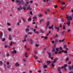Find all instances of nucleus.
<instances>
[{
	"label": "nucleus",
	"instance_id": "6ab92c4d",
	"mask_svg": "<svg viewBox=\"0 0 73 73\" xmlns=\"http://www.w3.org/2000/svg\"><path fill=\"white\" fill-rule=\"evenodd\" d=\"M64 32H65L64 31L62 32V36H64Z\"/></svg>",
	"mask_w": 73,
	"mask_h": 73
},
{
	"label": "nucleus",
	"instance_id": "2eb2a0df",
	"mask_svg": "<svg viewBox=\"0 0 73 73\" xmlns=\"http://www.w3.org/2000/svg\"><path fill=\"white\" fill-rule=\"evenodd\" d=\"M50 24V22H49V21H48L47 22L46 25H47L48 26H49V25Z\"/></svg>",
	"mask_w": 73,
	"mask_h": 73
},
{
	"label": "nucleus",
	"instance_id": "680f3d73",
	"mask_svg": "<svg viewBox=\"0 0 73 73\" xmlns=\"http://www.w3.org/2000/svg\"><path fill=\"white\" fill-rule=\"evenodd\" d=\"M19 7H20V9H21V10L23 9V8L21 6H19Z\"/></svg>",
	"mask_w": 73,
	"mask_h": 73
},
{
	"label": "nucleus",
	"instance_id": "9b49d317",
	"mask_svg": "<svg viewBox=\"0 0 73 73\" xmlns=\"http://www.w3.org/2000/svg\"><path fill=\"white\" fill-rule=\"evenodd\" d=\"M41 38H44L45 40H47L48 39V36H46L45 37L43 36H41Z\"/></svg>",
	"mask_w": 73,
	"mask_h": 73
},
{
	"label": "nucleus",
	"instance_id": "37998d69",
	"mask_svg": "<svg viewBox=\"0 0 73 73\" xmlns=\"http://www.w3.org/2000/svg\"><path fill=\"white\" fill-rule=\"evenodd\" d=\"M5 40V38H3V39L2 40V41H4Z\"/></svg>",
	"mask_w": 73,
	"mask_h": 73
},
{
	"label": "nucleus",
	"instance_id": "c85d7f7f",
	"mask_svg": "<svg viewBox=\"0 0 73 73\" xmlns=\"http://www.w3.org/2000/svg\"><path fill=\"white\" fill-rule=\"evenodd\" d=\"M55 43H57V42H58V40L57 39H55Z\"/></svg>",
	"mask_w": 73,
	"mask_h": 73
},
{
	"label": "nucleus",
	"instance_id": "a19ab883",
	"mask_svg": "<svg viewBox=\"0 0 73 73\" xmlns=\"http://www.w3.org/2000/svg\"><path fill=\"white\" fill-rule=\"evenodd\" d=\"M28 20V21H31V18H29Z\"/></svg>",
	"mask_w": 73,
	"mask_h": 73
},
{
	"label": "nucleus",
	"instance_id": "6e6d98bb",
	"mask_svg": "<svg viewBox=\"0 0 73 73\" xmlns=\"http://www.w3.org/2000/svg\"><path fill=\"white\" fill-rule=\"evenodd\" d=\"M11 29L10 28H9L8 29V31H11Z\"/></svg>",
	"mask_w": 73,
	"mask_h": 73
},
{
	"label": "nucleus",
	"instance_id": "58836bf2",
	"mask_svg": "<svg viewBox=\"0 0 73 73\" xmlns=\"http://www.w3.org/2000/svg\"><path fill=\"white\" fill-rule=\"evenodd\" d=\"M6 56L7 57H9V56H10V55H9V54H7Z\"/></svg>",
	"mask_w": 73,
	"mask_h": 73
},
{
	"label": "nucleus",
	"instance_id": "774afa93",
	"mask_svg": "<svg viewBox=\"0 0 73 73\" xmlns=\"http://www.w3.org/2000/svg\"><path fill=\"white\" fill-rule=\"evenodd\" d=\"M68 73H73V72L72 71H71L70 72H69Z\"/></svg>",
	"mask_w": 73,
	"mask_h": 73
},
{
	"label": "nucleus",
	"instance_id": "de8ad7c7",
	"mask_svg": "<svg viewBox=\"0 0 73 73\" xmlns=\"http://www.w3.org/2000/svg\"><path fill=\"white\" fill-rule=\"evenodd\" d=\"M46 11L47 12L50 11V9H47Z\"/></svg>",
	"mask_w": 73,
	"mask_h": 73
},
{
	"label": "nucleus",
	"instance_id": "b1692460",
	"mask_svg": "<svg viewBox=\"0 0 73 73\" xmlns=\"http://www.w3.org/2000/svg\"><path fill=\"white\" fill-rule=\"evenodd\" d=\"M47 65H44L43 66V68H47Z\"/></svg>",
	"mask_w": 73,
	"mask_h": 73
},
{
	"label": "nucleus",
	"instance_id": "f704fd0d",
	"mask_svg": "<svg viewBox=\"0 0 73 73\" xmlns=\"http://www.w3.org/2000/svg\"><path fill=\"white\" fill-rule=\"evenodd\" d=\"M62 24H60L59 25L60 28H62Z\"/></svg>",
	"mask_w": 73,
	"mask_h": 73
},
{
	"label": "nucleus",
	"instance_id": "20e7f679",
	"mask_svg": "<svg viewBox=\"0 0 73 73\" xmlns=\"http://www.w3.org/2000/svg\"><path fill=\"white\" fill-rule=\"evenodd\" d=\"M16 3L18 4V5H20V4H21V1L19 0H17L16 1Z\"/></svg>",
	"mask_w": 73,
	"mask_h": 73
},
{
	"label": "nucleus",
	"instance_id": "8fccbe9b",
	"mask_svg": "<svg viewBox=\"0 0 73 73\" xmlns=\"http://www.w3.org/2000/svg\"><path fill=\"white\" fill-rule=\"evenodd\" d=\"M28 35H32V33L29 32L28 33Z\"/></svg>",
	"mask_w": 73,
	"mask_h": 73
},
{
	"label": "nucleus",
	"instance_id": "ea45409f",
	"mask_svg": "<svg viewBox=\"0 0 73 73\" xmlns=\"http://www.w3.org/2000/svg\"><path fill=\"white\" fill-rule=\"evenodd\" d=\"M58 49H59V48H56V50L57 52H58Z\"/></svg>",
	"mask_w": 73,
	"mask_h": 73
},
{
	"label": "nucleus",
	"instance_id": "864d4df0",
	"mask_svg": "<svg viewBox=\"0 0 73 73\" xmlns=\"http://www.w3.org/2000/svg\"><path fill=\"white\" fill-rule=\"evenodd\" d=\"M35 53L36 54H37V51H35Z\"/></svg>",
	"mask_w": 73,
	"mask_h": 73
},
{
	"label": "nucleus",
	"instance_id": "7ed1b4c3",
	"mask_svg": "<svg viewBox=\"0 0 73 73\" xmlns=\"http://www.w3.org/2000/svg\"><path fill=\"white\" fill-rule=\"evenodd\" d=\"M68 69L70 70H73V65L72 66L70 65L68 66Z\"/></svg>",
	"mask_w": 73,
	"mask_h": 73
},
{
	"label": "nucleus",
	"instance_id": "f03ea898",
	"mask_svg": "<svg viewBox=\"0 0 73 73\" xmlns=\"http://www.w3.org/2000/svg\"><path fill=\"white\" fill-rule=\"evenodd\" d=\"M66 19H67L68 20H69V19L70 20H73L72 16H70V17H69L68 15V16H67Z\"/></svg>",
	"mask_w": 73,
	"mask_h": 73
},
{
	"label": "nucleus",
	"instance_id": "72a5a7b5",
	"mask_svg": "<svg viewBox=\"0 0 73 73\" xmlns=\"http://www.w3.org/2000/svg\"><path fill=\"white\" fill-rule=\"evenodd\" d=\"M63 29H66V28H65V25H63Z\"/></svg>",
	"mask_w": 73,
	"mask_h": 73
},
{
	"label": "nucleus",
	"instance_id": "9d476101",
	"mask_svg": "<svg viewBox=\"0 0 73 73\" xmlns=\"http://www.w3.org/2000/svg\"><path fill=\"white\" fill-rule=\"evenodd\" d=\"M27 10H32V8H30V5H29V7H27Z\"/></svg>",
	"mask_w": 73,
	"mask_h": 73
},
{
	"label": "nucleus",
	"instance_id": "f257e3e1",
	"mask_svg": "<svg viewBox=\"0 0 73 73\" xmlns=\"http://www.w3.org/2000/svg\"><path fill=\"white\" fill-rule=\"evenodd\" d=\"M52 64H51V66H52V68H54V63H56V59H54V61L52 62Z\"/></svg>",
	"mask_w": 73,
	"mask_h": 73
},
{
	"label": "nucleus",
	"instance_id": "09e8293b",
	"mask_svg": "<svg viewBox=\"0 0 73 73\" xmlns=\"http://www.w3.org/2000/svg\"><path fill=\"white\" fill-rule=\"evenodd\" d=\"M61 20L62 21V22H64V19L63 18H62L61 19Z\"/></svg>",
	"mask_w": 73,
	"mask_h": 73
},
{
	"label": "nucleus",
	"instance_id": "aec40b11",
	"mask_svg": "<svg viewBox=\"0 0 73 73\" xmlns=\"http://www.w3.org/2000/svg\"><path fill=\"white\" fill-rule=\"evenodd\" d=\"M52 52H56V51L55 50V48H53Z\"/></svg>",
	"mask_w": 73,
	"mask_h": 73
},
{
	"label": "nucleus",
	"instance_id": "e2e57ef3",
	"mask_svg": "<svg viewBox=\"0 0 73 73\" xmlns=\"http://www.w3.org/2000/svg\"><path fill=\"white\" fill-rule=\"evenodd\" d=\"M10 67H11V66H10V65H8L7 66L8 68H10Z\"/></svg>",
	"mask_w": 73,
	"mask_h": 73
},
{
	"label": "nucleus",
	"instance_id": "5701e85b",
	"mask_svg": "<svg viewBox=\"0 0 73 73\" xmlns=\"http://www.w3.org/2000/svg\"><path fill=\"white\" fill-rule=\"evenodd\" d=\"M26 41H27V40H26V39H24V40H22L23 42H25Z\"/></svg>",
	"mask_w": 73,
	"mask_h": 73
},
{
	"label": "nucleus",
	"instance_id": "338daca9",
	"mask_svg": "<svg viewBox=\"0 0 73 73\" xmlns=\"http://www.w3.org/2000/svg\"><path fill=\"white\" fill-rule=\"evenodd\" d=\"M46 48H44L43 49V50L44 51H45V50H46Z\"/></svg>",
	"mask_w": 73,
	"mask_h": 73
},
{
	"label": "nucleus",
	"instance_id": "49530a36",
	"mask_svg": "<svg viewBox=\"0 0 73 73\" xmlns=\"http://www.w3.org/2000/svg\"><path fill=\"white\" fill-rule=\"evenodd\" d=\"M38 16L39 17H42V14H40V15H38Z\"/></svg>",
	"mask_w": 73,
	"mask_h": 73
},
{
	"label": "nucleus",
	"instance_id": "13d9d810",
	"mask_svg": "<svg viewBox=\"0 0 73 73\" xmlns=\"http://www.w3.org/2000/svg\"><path fill=\"white\" fill-rule=\"evenodd\" d=\"M64 53H67V50H65V51H64Z\"/></svg>",
	"mask_w": 73,
	"mask_h": 73
},
{
	"label": "nucleus",
	"instance_id": "4c0bfd02",
	"mask_svg": "<svg viewBox=\"0 0 73 73\" xmlns=\"http://www.w3.org/2000/svg\"><path fill=\"white\" fill-rule=\"evenodd\" d=\"M27 35H25V36L24 39H26V38H27Z\"/></svg>",
	"mask_w": 73,
	"mask_h": 73
},
{
	"label": "nucleus",
	"instance_id": "c03bdc74",
	"mask_svg": "<svg viewBox=\"0 0 73 73\" xmlns=\"http://www.w3.org/2000/svg\"><path fill=\"white\" fill-rule=\"evenodd\" d=\"M48 27H49V26H47V25H46V29H48Z\"/></svg>",
	"mask_w": 73,
	"mask_h": 73
},
{
	"label": "nucleus",
	"instance_id": "79ce46f5",
	"mask_svg": "<svg viewBox=\"0 0 73 73\" xmlns=\"http://www.w3.org/2000/svg\"><path fill=\"white\" fill-rule=\"evenodd\" d=\"M64 67H67L68 66V65H67V64H65L64 65Z\"/></svg>",
	"mask_w": 73,
	"mask_h": 73
},
{
	"label": "nucleus",
	"instance_id": "bb28decb",
	"mask_svg": "<svg viewBox=\"0 0 73 73\" xmlns=\"http://www.w3.org/2000/svg\"><path fill=\"white\" fill-rule=\"evenodd\" d=\"M4 47H5V48H8V45H5Z\"/></svg>",
	"mask_w": 73,
	"mask_h": 73
},
{
	"label": "nucleus",
	"instance_id": "0eeeda50",
	"mask_svg": "<svg viewBox=\"0 0 73 73\" xmlns=\"http://www.w3.org/2000/svg\"><path fill=\"white\" fill-rule=\"evenodd\" d=\"M11 53H14V54H16L17 51H16V50H14L11 52Z\"/></svg>",
	"mask_w": 73,
	"mask_h": 73
},
{
	"label": "nucleus",
	"instance_id": "dca6fc26",
	"mask_svg": "<svg viewBox=\"0 0 73 73\" xmlns=\"http://www.w3.org/2000/svg\"><path fill=\"white\" fill-rule=\"evenodd\" d=\"M58 37V34H56L54 36L55 38H57V37Z\"/></svg>",
	"mask_w": 73,
	"mask_h": 73
},
{
	"label": "nucleus",
	"instance_id": "69168bd1",
	"mask_svg": "<svg viewBox=\"0 0 73 73\" xmlns=\"http://www.w3.org/2000/svg\"><path fill=\"white\" fill-rule=\"evenodd\" d=\"M20 9H20V8L19 7L18 8L17 10H18V11H20Z\"/></svg>",
	"mask_w": 73,
	"mask_h": 73
},
{
	"label": "nucleus",
	"instance_id": "0e129e2a",
	"mask_svg": "<svg viewBox=\"0 0 73 73\" xmlns=\"http://www.w3.org/2000/svg\"><path fill=\"white\" fill-rule=\"evenodd\" d=\"M48 28H49V29H51V28H52V27H51V26H49V27H48Z\"/></svg>",
	"mask_w": 73,
	"mask_h": 73
},
{
	"label": "nucleus",
	"instance_id": "423d86ee",
	"mask_svg": "<svg viewBox=\"0 0 73 73\" xmlns=\"http://www.w3.org/2000/svg\"><path fill=\"white\" fill-rule=\"evenodd\" d=\"M47 53L49 55L48 57H49V58H51V53L48 52H47Z\"/></svg>",
	"mask_w": 73,
	"mask_h": 73
},
{
	"label": "nucleus",
	"instance_id": "ddd939ff",
	"mask_svg": "<svg viewBox=\"0 0 73 73\" xmlns=\"http://www.w3.org/2000/svg\"><path fill=\"white\" fill-rule=\"evenodd\" d=\"M21 19H22L24 23H25L26 22V20H25L24 18H23V17H21Z\"/></svg>",
	"mask_w": 73,
	"mask_h": 73
},
{
	"label": "nucleus",
	"instance_id": "1a4fd4ad",
	"mask_svg": "<svg viewBox=\"0 0 73 73\" xmlns=\"http://www.w3.org/2000/svg\"><path fill=\"white\" fill-rule=\"evenodd\" d=\"M66 24H68V26H70V20H69L66 23Z\"/></svg>",
	"mask_w": 73,
	"mask_h": 73
},
{
	"label": "nucleus",
	"instance_id": "603ef678",
	"mask_svg": "<svg viewBox=\"0 0 73 73\" xmlns=\"http://www.w3.org/2000/svg\"><path fill=\"white\" fill-rule=\"evenodd\" d=\"M35 46H36V47H38V46H39V44H35Z\"/></svg>",
	"mask_w": 73,
	"mask_h": 73
},
{
	"label": "nucleus",
	"instance_id": "4468645a",
	"mask_svg": "<svg viewBox=\"0 0 73 73\" xmlns=\"http://www.w3.org/2000/svg\"><path fill=\"white\" fill-rule=\"evenodd\" d=\"M55 28L57 29V32H59V29H60V27H55Z\"/></svg>",
	"mask_w": 73,
	"mask_h": 73
},
{
	"label": "nucleus",
	"instance_id": "a878e982",
	"mask_svg": "<svg viewBox=\"0 0 73 73\" xmlns=\"http://www.w3.org/2000/svg\"><path fill=\"white\" fill-rule=\"evenodd\" d=\"M59 49L60 50H62V47H59Z\"/></svg>",
	"mask_w": 73,
	"mask_h": 73
},
{
	"label": "nucleus",
	"instance_id": "cd10ccee",
	"mask_svg": "<svg viewBox=\"0 0 73 73\" xmlns=\"http://www.w3.org/2000/svg\"><path fill=\"white\" fill-rule=\"evenodd\" d=\"M44 21V19H41L39 23H41V21Z\"/></svg>",
	"mask_w": 73,
	"mask_h": 73
},
{
	"label": "nucleus",
	"instance_id": "f8f14e48",
	"mask_svg": "<svg viewBox=\"0 0 73 73\" xmlns=\"http://www.w3.org/2000/svg\"><path fill=\"white\" fill-rule=\"evenodd\" d=\"M57 70L59 72H61V68H60V67H58L57 68Z\"/></svg>",
	"mask_w": 73,
	"mask_h": 73
},
{
	"label": "nucleus",
	"instance_id": "4be33fe9",
	"mask_svg": "<svg viewBox=\"0 0 73 73\" xmlns=\"http://www.w3.org/2000/svg\"><path fill=\"white\" fill-rule=\"evenodd\" d=\"M33 40H32L30 41V43L31 44H33Z\"/></svg>",
	"mask_w": 73,
	"mask_h": 73
},
{
	"label": "nucleus",
	"instance_id": "5fc2aeb1",
	"mask_svg": "<svg viewBox=\"0 0 73 73\" xmlns=\"http://www.w3.org/2000/svg\"><path fill=\"white\" fill-rule=\"evenodd\" d=\"M55 52V54H57L58 53V51H55V52Z\"/></svg>",
	"mask_w": 73,
	"mask_h": 73
},
{
	"label": "nucleus",
	"instance_id": "393cba45",
	"mask_svg": "<svg viewBox=\"0 0 73 73\" xmlns=\"http://www.w3.org/2000/svg\"><path fill=\"white\" fill-rule=\"evenodd\" d=\"M40 31L41 33H44V32L41 30H40Z\"/></svg>",
	"mask_w": 73,
	"mask_h": 73
},
{
	"label": "nucleus",
	"instance_id": "39448f33",
	"mask_svg": "<svg viewBox=\"0 0 73 73\" xmlns=\"http://www.w3.org/2000/svg\"><path fill=\"white\" fill-rule=\"evenodd\" d=\"M3 32H1V33L0 34V38L1 39L2 38V37H3Z\"/></svg>",
	"mask_w": 73,
	"mask_h": 73
},
{
	"label": "nucleus",
	"instance_id": "6e6552de",
	"mask_svg": "<svg viewBox=\"0 0 73 73\" xmlns=\"http://www.w3.org/2000/svg\"><path fill=\"white\" fill-rule=\"evenodd\" d=\"M12 43H13V42H12V41H11L10 43V45L8 46V47H9V48H11V46H12Z\"/></svg>",
	"mask_w": 73,
	"mask_h": 73
},
{
	"label": "nucleus",
	"instance_id": "f3484780",
	"mask_svg": "<svg viewBox=\"0 0 73 73\" xmlns=\"http://www.w3.org/2000/svg\"><path fill=\"white\" fill-rule=\"evenodd\" d=\"M29 31V28H27L26 29L25 31H26V32H28V31Z\"/></svg>",
	"mask_w": 73,
	"mask_h": 73
},
{
	"label": "nucleus",
	"instance_id": "a18cd8bd",
	"mask_svg": "<svg viewBox=\"0 0 73 73\" xmlns=\"http://www.w3.org/2000/svg\"><path fill=\"white\" fill-rule=\"evenodd\" d=\"M66 46H66V45H64V48H66Z\"/></svg>",
	"mask_w": 73,
	"mask_h": 73
},
{
	"label": "nucleus",
	"instance_id": "4d7b16f0",
	"mask_svg": "<svg viewBox=\"0 0 73 73\" xmlns=\"http://www.w3.org/2000/svg\"><path fill=\"white\" fill-rule=\"evenodd\" d=\"M68 63V64H70L72 63V62L71 61H70Z\"/></svg>",
	"mask_w": 73,
	"mask_h": 73
},
{
	"label": "nucleus",
	"instance_id": "c756f323",
	"mask_svg": "<svg viewBox=\"0 0 73 73\" xmlns=\"http://www.w3.org/2000/svg\"><path fill=\"white\" fill-rule=\"evenodd\" d=\"M68 60H69V58H66V59L65 60L66 61H68Z\"/></svg>",
	"mask_w": 73,
	"mask_h": 73
},
{
	"label": "nucleus",
	"instance_id": "052dcab7",
	"mask_svg": "<svg viewBox=\"0 0 73 73\" xmlns=\"http://www.w3.org/2000/svg\"><path fill=\"white\" fill-rule=\"evenodd\" d=\"M36 18H37V17H34L33 18V19H36Z\"/></svg>",
	"mask_w": 73,
	"mask_h": 73
},
{
	"label": "nucleus",
	"instance_id": "c9c22d12",
	"mask_svg": "<svg viewBox=\"0 0 73 73\" xmlns=\"http://www.w3.org/2000/svg\"><path fill=\"white\" fill-rule=\"evenodd\" d=\"M11 24L10 23H7V25L8 26H11Z\"/></svg>",
	"mask_w": 73,
	"mask_h": 73
},
{
	"label": "nucleus",
	"instance_id": "412c9836",
	"mask_svg": "<svg viewBox=\"0 0 73 73\" xmlns=\"http://www.w3.org/2000/svg\"><path fill=\"white\" fill-rule=\"evenodd\" d=\"M23 9H24V11H25L26 10V7L25 6H23Z\"/></svg>",
	"mask_w": 73,
	"mask_h": 73
},
{
	"label": "nucleus",
	"instance_id": "a211bd4d",
	"mask_svg": "<svg viewBox=\"0 0 73 73\" xmlns=\"http://www.w3.org/2000/svg\"><path fill=\"white\" fill-rule=\"evenodd\" d=\"M47 63H48L47 64V65H49V64H50L51 62H50V61H47Z\"/></svg>",
	"mask_w": 73,
	"mask_h": 73
},
{
	"label": "nucleus",
	"instance_id": "473e14b6",
	"mask_svg": "<svg viewBox=\"0 0 73 73\" xmlns=\"http://www.w3.org/2000/svg\"><path fill=\"white\" fill-rule=\"evenodd\" d=\"M60 8L61 9H62V10H64V7H60Z\"/></svg>",
	"mask_w": 73,
	"mask_h": 73
},
{
	"label": "nucleus",
	"instance_id": "7c9ffc66",
	"mask_svg": "<svg viewBox=\"0 0 73 73\" xmlns=\"http://www.w3.org/2000/svg\"><path fill=\"white\" fill-rule=\"evenodd\" d=\"M17 65H18V66H19V64H18V63H16V64H15V66H17Z\"/></svg>",
	"mask_w": 73,
	"mask_h": 73
},
{
	"label": "nucleus",
	"instance_id": "2f4dec72",
	"mask_svg": "<svg viewBox=\"0 0 73 73\" xmlns=\"http://www.w3.org/2000/svg\"><path fill=\"white\" fill-rule=\"evenodd\" d=\"M0 65H3V62L1 61H0Z\"/></svg>",
	"mask_w": 73,
	"mask_h": 73
},
{
	"label": "nucleus",
	"instance_id": "bf43d9fd",
	"mask_svg": "<svg viewBox=\"0 0 73 73\" xmlns=\"http://www.w3.org/2000/svg\"><path fill=\"white\" fill-rule=\"evenodd\" d=\"M62 5H65V2H63L62 3Z\"/></svg>",
	"mask_w": 73,
	"mask_h": 73
},
{
	"label": "nucleus",
	"instance_id": "3c124183",
	"mask_svg": "<svg viewBox=\"0 0 73 73\" xmlns=\"http://www.w3.org/2000/svg\"><path fill=\"white\" fill-rule=\"evenodd\" d=\"M35 33H36L37 34H39V33H39V32H38V31H36V32H35Z\"/></svg>",
	"mask_w": 73,
	"mask_h": 73
},
{
	"label": "nucleus",
	"instance_id": "e433bc0d",
	"mask_svg": "<svg viewBox=\"0 0 73 73\" xmlns=\"http://www.w3.org/2000/svg\"><path fill=\"white\" fill-rule=\"evenodd\" d=\"M30 15H33V14H32V11H31L30 12Z\"/></svg>",
	"mask_w": 73,
	"mask_h": 73
}]
</instances>
